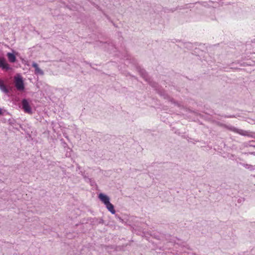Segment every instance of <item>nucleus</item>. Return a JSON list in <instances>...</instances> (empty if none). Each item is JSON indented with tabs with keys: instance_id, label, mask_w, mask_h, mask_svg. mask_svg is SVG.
<instances>
[{
	"instance_id": "nucleus-9",
	"label": "nucleus",
	"mask_w": 255,
	"mask_h": 255,
	"mask_svg": "<svg viewBox=\"0 0 255 255\" xmlns=\"http://www.w3.org/2000/svg\"><path fill=\"white\" fill-rule=\"evenodd\" d=\"M7 56L9 62L14 63L16 61V57L14 54L7 53Z\"/></svg>"
},
{
	"instance_id": "nucleus-6",
	"label": "nucleus",
	"mask_w": 255,
	"mask_h": 255,
	"mask_svg": "<svg viewBox=\"0 0 255 255\" xmlns=\"http://www.w3.org/2000/svg\"><path fill=\"white\" fill-rule=\"evenodd\" d=\"M99 198L105 205L110 202L109 197L103 193H100L99 195Z\"/></svg>"
},
{
	"instance_id": "nucleus-4",
	"label": "nucleus",
	"mask_w": 255,
	"mask_h": 255,
	"mask_svg": "<svg viewBox=\"0 0 255 255\" xmlns=\"http://www.w3.org/2000/svg\"><path fill=\"white\" fill-rule=\"evenodd\" d=\"M0 68L6 71L11 69V68L6 63L5 59L3 57L0 58Z\"/></svg>"
},
{
	"instance_id": "nucleus-8",
	"label": "nucleus",
	"mask_w": 255,
	"mask_h": 255,
	"mask_svg": "<svg viewBox=\"0 0 255 255\" xmlns=\"http://www.w3.org/2000/svg\"><path fill=\"white\" fill-rule=\"evenodd\" d=\"M0 89L2 92L4 93L5 94H7L9 92L8 90L4 85L3 82L2 80H0Z\"/></svg>"
},
{
	"instance_id": "nucleus-13",
	"label": "nucleus",
	"mask_w": 255,
	"mask_h": 255,
	"mask_svg": "<svg viewBox=\"0 0 255 255\" xmlns=\"http://www.w3.org/2000/svg\"><path fill=\"white\" fill-rule=\"evenodd\" d=\"M228 118H233V117H235L234 116H228L227 117Z\"/></svg>"
},
{
	"instance_id": "nucleus-3",
	"label": "nucleus",
	"mask_w": 255,
	"mask_h": 255,
	"mask_svg": "<svg viewBox=\"0 0 255 255\" xmlns=\"http://www.w3.org/2000/svg\"><path fill=\"white\" fill-rule=\"evenodd\" d=\"M22 108L25 113L31 114L32 113L31 108L30 107L28 102L25 99L22 100Z\"/></svg>"
},
{
	"instance_id": "nucleus-7",
	"label": "nucleus",
	"mask_w": 255,
	"mask_h": 255,
	"mask_svg": "<svg viewBox=\"0 0 255 255\" xmlns=\"http://www.w3.org/2000/svg\"><path fill=\"white\" fill-rule=\"evenodd\" d=\"M105 205L109 211H110L112 214H115L116 211L114 209V207L113 205L110 203V202L105 204Z\"/></svg>"
},
{
	"instance_id": "nucleus-11",
	"label": "nucleus",
	"mask_w": 255,
	"mask_h": 255,
	"mask_svg": "<svg viewBox=\"0 0 255 255\" xmlns=\"http://www.w3.org/2000/svg\"><path fill=\"white\" fill-rule=\"evenodd\" d=\"M163 96H164V99H166L167 98V99H169V101H170L172 103L174 104L175 105H177L178 107L180 106V104H178V103L175 102L173 100V99L169 98L168 95H163Z\"/></svg>"
},
{
	"instance_id": "nucleus-12",
	"label": "nucleus",
	"mask_w": 255,
	"mask_h": 255,
	"mask_svg": "<svg viewBox=\"0 0 255 255\" xmlns=\"http://www.w3.org/2000/svg\"><path fill=\"white\" fill-rule=\"evenodd\" d=\"M140 73L142 76L146 80V73L144 70H141Z\"/></svg>"
},
{
	"instance_id": "nucleus-14",
	"label": "nucleus",
	"mask_w": 255,
	"mask_h": 255,
	"mask_svg": "<svg viewBox=\"0 0 255 255\" xmlns=\"http://www.w3.org/2000/svg\"><path fill=\"white\" fill-rule=\"evenodd\" d=\"M2 112H1V109L0 108V114H1Z\"/></svg>"
},
{
	"instance_id": "nucleus-5",
	"label": "nucleus",
	"mask_w": 255,
	"mask_h": 255,
	"mask_svg": "<svg viewBox=\"0 0 255 255\" xmlns=\"http://www.w3.org/2000/svg\"><path fill=\"white\" fill-rule=\"evenodd\" d=\"M32 66L34 68V73L35 75L41 76L44 75L43 71L38 67V64L36 62H33L32 63Z\"/></svg>"
},
{
	"instance_id": "nucleus-10",
	"label": "nucleus",
	"mask_w": 255,
	"mask_h": 255,
	"mask_svg": "<svg viewBox=\"0 0 255 255\" xmlns=\"http://www.w3.org/2000/svg\"><path fill=\"white\" fill-rule=\"evenodd\" d=\"M242 165L251 171L255 170V165H252L249 164L241 163Z\"/></svg>"
},
{
	"instance_id": "nucleus-1",
	"label": "nucleus",
	"mask_w": 255,
	"mask_h": 255,
	"mask_svg": "<svg viewBox=\"0 0 255 255\" xmlns=\"http://www.w3.org/2000/svg\"><path fill=\"white\" fill-rule=\"evenodd\" d=\"M217 125L220 127L225 128L229 130L233 131L235 133H238L240 135H244V136H247V135H249L248 134L247 131L236 128V127L232 126L231 125H227L224 124H222L220 122H218L217 123Z\"/></svg>"
},
{
	"instance_id": "nucleus-2",
	"label": "nucleus",
	"mask_w": 255,
	"mask_h": 255,
	"mask_svg": "<svg viewBox=\"0 0 255 255\" xmlns=\"http://www.w3.org/2000/svg\"><path fill=\"white\" fill-rule=\"evenodd\" d=\"M15 86L19 91H23L24 89L23 81L20 76L15 77Z\"/></svg>"
}]
</instances>
